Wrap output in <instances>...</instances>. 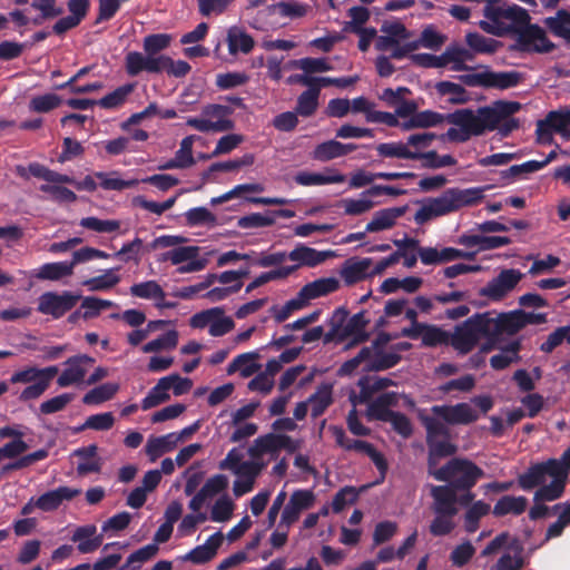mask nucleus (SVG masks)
I'll list each match as a JSON object with an SVG mask.
<instances>
[{
  "label": "nucleus",
  "mask_w": 570,
  "mask_h": 570,
  "mask_svg": "<svg viewBox=\"0 0 570 570\" xmlns=\"http://www.w3.org/2000/svg\"><path fill=\"white\" fill-rule=\"evenodd\" d=\"M130 294L139 298L159 301H163L166 296L164 289L156 281H147L134 284L130 287Z\"/></svg>",
  "instance_id": "4d7b16f0"
},
{
  "label": "nucleus",
  "mask_w": 570,
  "mask_h": 570,
  "mask_svg": "<svg viewBox=\"0 0 570 570\" xmlns=\"http://www.w3.org/2000/svg\"><path fill=\"white\" fill-rule=\"evenodd\" d=\"M161 56H150L139 51H130L125 57V69L127 75L135 77L142 71L149 73L160 72Z\"/></svg>",
  "instance_id": "5701e85b"
},
{
  "label": "nucleus",
  "mask_w": 570,
  "mask_h": 570,
  "mask_svg": "<svg viewBox=\"0 0 570 570\" xmlns=\"http://www.w3.org/2000/svg\"><path fill=\"white\" fill-rule=\"evenodd\" d=\"M230 114L229 107L212 104L203 108L199 117L187 118L186 125L200 132H223L234 128V122L228 118Z\"/></svg>",
  "instance_id": "f8f14e48"
},
{
  "label": "nucleus",
  "mask_w": 570,
  "mask_h": 570,
  "mask_svg": "<svg viewBox=\"0 0 570 570\" xmlns=\"http://www.w3.org/2000/svg\"><path fill=\"white\" fill-rule=\"evenodd\" d=\"M407 210V206L390 207L374 213L373 218L365 226V232L377 233L392 228L396 220Z\"/></svg>",
  "instance_id": "c85d7f7f"
},
{
  "label": "nucleus",
  "mask_w": 570,
  "mask_h": 570,
  "mask_svg": "<svg viewBox=\"0 0 570 570\" xmlns=\"http://www.w3.org/2000/svg\"><path fill=\"white\" fill-rule=\"evenodd\" d=\"M417 335L413 340L421 338L422 346L436 347L441 345H450V333L436 325L423 323L417 325Z\"/></svg>",
  "instance_id": "72a5a7b5"
},
{
  "label": "nucleus",
  "mask_w": 570,
  "mask_h": 570,
  "mask_svg": "<svg viewBox=\"0 0 570 570\" xmlns=\"http://www.w3.org/2000/svg\"><path fill=\"white\" fill-rule=\"evenodd\" d=\"M81 493L80 489L59 487L48 491L36 500L37 508L49 512L57 510L63 501H70Z\"/></svg>",
  "instance_id": "bb28decb"
},
{
  "label": "nucleus",
  "mask_w": 570,
  "mask_h": 570,
  "mask_svg": "<svg viewBox=\"0 0 570 570\" xmlns=\"http://www.w3.org/2000/svg\"><path fill=\"white\" fill-rule=\"evenodd\" d=\"M95 177H97L100 180V186L105 190H124L126 188H131L138 185V179H129L124 180L118 177L117 171L111 173H104V171H97L95 173Z\"/></svg>",
  "instance_id": "864d4df0"
},
{
  "label": "nucleus",
  "mask_w": 570,
  "mask_h": 570,
  "mask_svg": "<svg viewBox=\"0 0 570 570\" xmlns=\"http://www.w3.org/2000/svg\"><path fill=\"white\" fill-rule=\"evenodd\" d=\"M423 160L424 168H443L456 165V159L451 155L440 156L435 150L417 151L416 160Z\"/></svg>",
  "instance_id": "680f3d73"
},
{
  "label": "nucleus",
  "mask_w": 570,
  "mask_h": 570,
  "mask_svg": "<svg viewBox=\"0 0 570 570\" xmlns=\"http://www.w3.org/2000/svg\"><path fill=\"white\" fill-rule=\"evenodd\" d=\"M435 89L441 96L452 95L453 97L450 98L451 104H465L469 100L466 90L459 83L443 80L435 85Z\"/></svg>",
  "instance_id": "e2e57ef3"
},
{
  "label": "nucleus",
  "mask_w": 570,
  "mask_h": 570,
  "mask_svg": "<svg viewBox=\"0 0 570 570\" xmlns=\"http://www.w3.org/2000/svg\"><path fill=\"white\" fill-rule=\"evenodd\" d=\"M72 264L69 262H58L43 264L36 276L39 279L58 281L65 276L72 275Z\"/></svg>",
  "instance_id": "8fccbe9b"
},
{
  "label": "nucleus",
  "mask_w": 570,
  "mask_h": 570,
  "mask_svg": "<svg viewBox=\"0 0 570 570\" xmlns=\"http://www.w3.org/2000/svg\"><path fill=\"white\" fill-rule=\"evenodd\" d=\"M95 360L88 355H77L65 362V370L57 380L60 387L83 382V379Z\"/></svg>",
  "instance_id": "412c9836"
},
{
  "label": "nucleus",
  "mask_w": 570,
  "mask_h": 570,
  "mask_svg": "<svg viewBox=\"0 0 570 570\" xmlns=\"http://www.w3.org/2000/svg\"><path fill=\"white\" fill-rule=\"evenodd\" d=\"M455 114L456 110L446 115H442L433 110H423L419 112L416 111L407 121L403 124V129L409 130L413 128H430L435 127L444 121L454 126L453 128H458L451 118Z\"/></svg>",
  "instance_id": "cd10ccee"
},
{
  "label": "nucleus",
  "mask_w": 570,
  "mask_h": 570,
  "mask_svg": "<svg viewBox=\"0 0 570 570\" xmlns=\"http://www.w3.org/2000/svg\"><path fill=\"white\" fill-rule=\"evenodd\" d=\"M370 320L365 317V311H361L350 317L346 307L340 306L334 309L327 320L328 331L326 332L325 343L342 344L347 338H352L347 347L368 341L370 334L366 326Z\"/></svg>",
  "instance_id": "0eeeda50"
},
{
  "label": "nucleus",
  "mask_w": 570,
  "mask_h": 570,
  "mask_svg": "<svg viewBox=\"0 0 570 570\" xmlns=\"http://www.w3.org/2000/svg\"><path fill=\"white\" fill-rule=\"evenodd\" d=\"M118 383L108 382L101 384L86 393L85 396L82 397V402L88 405H97L104 403L106 401L111 400L118 392Z\"/></svg>",
  "instance_id": "09e8293b"
},
{
  "label": "nucleus",
  "mask_w": 570,
  "mask_h": 570,
  "mask_svg": "<svg viewBox=\"0 0 570 570\" xmlns=\"http://www.w3.org/2000/svg\"><path fill=\"white\" fill-rule=\"evenodd\" d=\"M340 282L335 277L318 278L302 287V296L317 298L337 291Z\"/></svg>",
  "instance_id": "37998d69"
},
{
  "label": "nucleus",
  "mask_w": 570,
  "mask_h": 570,
  "mask_svg": "<svg viewBox=\"0 0 570 570\" xmlns=\"http://www.w3.org/2000/svg\"><path fill=\"white\" fill-rule=\"evenodd\" d=\"M81 296L69 291L61 293L57 292H45L38 298L37 311L43 315H49L55 320L61 318L68 312H70Z\"/></svg>",
  "instance_id": "a211bd4d"
},
{
  "label": "nucleus",
  "mask_w": 570,
  "mask_h": 570,
  "mask_svg": "<svg viewBox=\"0 0 570 570\" xmlns=\"http://www.w3.org/2000/svg\"><path fill=\"white\" fill-rule=\"evenodd\" d=\"M258 358L257 352L239 354L228 364L226 372L228 375L239 372L243 377H249L261 368V365L256 363Z\"/></svg>",
  "instance_id": "c9c22d12"
},
{
  "label": "nucleus",
  "mask_w": 570,
  "mask_h": 570,
  "mask_svg": "<svg viewBox=\"0 0 570 570\" xmlns=\"http://www.w3.org/2000/svg\"><path fill=\"white\" fill-rule=\"evenodd\" d=\"M265 465L266 462L258 459L245 460L244 451L239 448H234L220 461L219 469L228 470L239 478L256 479Z\"/></svg>",
  "instance_id": "6ab92c4d"
},
{
  "label": "nucleus",
  "mask_w": 570,
  "mask_h": 570,
  "mask_svg": "<svg viewBox=\"0 0 570 570\" xmlns=\"http://www.w3.org/2000/svg\"><path fill=\"white\" fill-rule=\"evenodd\" d=\"M135 85L134 83H127L124 86L118 87L112 92L106 95L101 99L97 101V105H99L101 108L105 109H114L117 107H120L125 104L128 96L134 91Z\"/></svg>",
  "instance_id": "6e6d98bb"
},
{
  "label": "nucleus",
  "mask_w": 570,
  "mask_h": 570,
  "mask_svg": "<svg viewBox=\"0 0 570 570\" xmlns=\"http://www.w3.org/2000/svg\"><path fill=\"white\" fill-rule=\"evenodd\" d=\"M459 80L469 87H482L485 89L507 90L518 87L524 80V75L515 71H492L465 73L458 77Z\"/></svg>",
  "instance_id": "9b49d317"
},
{
  "label": "nucleus",
  "mask_w": 570,
  "mask_h": 570,
  "mask_svg": "<svg viewBox=\"0 0 570 570\" xmlns=\"http://www.w3.org/2000/svg\"><path fill=\"white\" fill-rule=\"evenodd\" d=\"M431 497L433 498L432 511L435 517L430 524V532L434 537H443L450 534L455 528L454 517L459 512L456 505H470L475 495L471 490L433 485Z\"/></svg>",
  "instance_id": "7ed1b4c3"
},
{
  "label": "nucleus",
  "mask_w": 570,
  "mask_h": 570,
  "mask_svg": "<svg viewBox=\"0 0 570 570\" xmlns=\"http://www.w3.org/2000/svg\"><path fill=\"white\" fill-rule=\"evenodd\" d=\"M522 278V273L518 269H503L499 275L492 278L484 287L479 291L481 296L488 297L493 302L504 298L515 288Z\"/></svg>",
  "instance_id": "aec40b11"
},
{
  "label": "nucleus",
  "mask_w": 570,
  "mask_h": 570,
  "mask_svg": "<svg viewBox=\"0 0 570 570\" xmlns=\"http://www.w3.org/2000/svg\"><path fill=\"white\" fill-rule=\"evenodd\" d=\"M489 327L491 340L501 334L514 335L524 328L519 309L500 313L497 317L489 313Z\"/></svg>",
  "instance_id": "b1692460"
},
{
  "label": "nucleus",
  "mask_w": 570,
  "mask_h": 570,
  "mask_svg": "<svg viewBox=\"0 0 570 570\" xmlns=\"http://www.w3.org/2000/svg\"><path fill=\"white\" fill-rule=\"evenodd\" d=\"M58 372L59 370L56 365L43 368L29 366L14 372L10 377V382L13 384H29L19 395L20 401L28 402L39 399L49 389L51 381Z\"/></svg>",
  "instance_id": "9d476101"
},
{
  "label": "nucleus",
  "mask_w": 570,
  "mask_h": 570,
  "mask_svg": "<svg viewBox=\"0 0 570 570\" xmlns=\"http://www.w3.org/2000/svg\"><path fill=\"white\" fill-rule=\"evenodd\" d=\"M522 350V342L520 338L511 341L509 344L501 347V353L491 356L490 365L495 371H502L510 366L512 363H518L521 360L520 351Z\"/></svg>",
  "instance_id": "f704fd0d"
},
{
  "label": "nucleus",
  "mask_w": 570,
  "mask_h": 570,
  "mask_svg": "<svg viewBox=\"0 0 570 570\" xmlns=\"http://www.w3.org/2000/svg\"><path fill=\"white\" fill-rule=\"evenodd\" d=\"M446 37L439 32L433 24L426 26L417 40H413V43L417 45V49L423 47L432 50H439L444 42Z\"/></svg>",
  "instance_id": "13d9d810"
},
{
  "label": "nucleus",
  "mask_w": 570,
  "mask_h": 570,
  "mask_svg": "<svg viewBox=\"0 0 570 570\" xmlns=\"http://www.w3.org/2000/svg\"><path fill=\"white\" fill-rule=\"evenodd\" d=\"M97 445L91 444L75 451V455L80 458L77 466V472L85 475L91 472H99L101 469V461L97 458Z\"/></svg>",
  "instance_id": "ea45409f"
},
{
  "label": "nucleus",
  "mask_w": 570,
  "mask_h": 570,
  "mask_svg": "<svg viewBox=\"0 0 570 570\" xmlns=\"http://www.w3.org/2000/svg\"><path fill=\"white\" fill-rule=\"evenodd\" d=\"M199 253L198 246H178L161 254L159 261L177 265V272L180 274L196 273L203 271L208 264V258L202 257Z\"/></svg>",
  "instance_id": "dca6fc26"
},
{
  "label": "nucleus",
  "mask_w": 570,
  "mask_h": 570,
  "mask_svg": "<svg viewBox=\"0 0 570 570\" xmlns=\"http://www.w3.org/2000/svg\"><path fill=\"white\" fill-rule=\"evenodd\" d=\"M224 537L222 532H216L208 538V540L189 551L184 560L191 561L194 563H204L213 559L223 543Z\"/></svg>",
  "instance_id": "473e14b6"
},
{
  "label": "nucleus",
  "mask_w": 570,
  "mask_h": 570,
  "mask_svg": "<svg viewBox=\"0 0 570 570\" xmlns=\"http://www.w3.org/2000/svg\"><path fill=\"white\" fill-rule=\"evenodd\" d=\"M518 487L523 491L538 488L533 502H552L563 497L566 485L552 459L531 464L517 478Z\"/></svg>",
  "instance_id": "39448f33"
},
{
  "label": "nucleus",
  "mask_w": 570,
  "mask_h": 570,
  "mask_svg": "<svg viewBox=\"0 0 570 570\" xmlns=\"http://www.w3.org/2000/svg\"><path fill=\"white\" fill-rule=\"evenodd\" d=\"M71 540L78 542L77 549L80 553H91L96 551L102 543V535L97 534V527L94 524H87L78 527Z\"/></svg>",
  "instance_id": "c756f323"
},
{
  "label": "nucleus",
  "mask_w": 570,
  "mask_h": 570,
  "mask_svg": "<svg viewBox=\"0 0 570 570\" xmlns=\"http://www.w3.org/2000/svg\"><path fill=\"white\" fill-rule=\"evenodd\" d=\"M226 41L229 53L234 56L238 52L244 55L249 53L255 45L252 36L238 27H232L228 29Z\"/></svg>",
  "instance_id": "e433bc0d"
},
{
  "label": "nucleus",
  "mask_w": 570,
  "mask_h": 570,
  "mask_svg": "<svg viewBox=\"0 0 570 570\" xmlns=\"http://www.w3.org/2000/svg\"><path fill=\"white\" fill-rule=\"evenodd\" d=\"M342 142L337 140H327L318 144L313 150V158L318 161H330L335 158H340Z\"/></svg>",
  "instance_id": "69168bd1"
},
{
  "label": "nucleus",
  "mask_w": 570,
  "mask_h": 570,
  "mask_svg": "<svg viewBox=\"0 0 570 570\" xmlns=\"http://www.w3.org/2000/svg\"><path fill=\"white\" fill-rule=\"evenodd\" d=\"M185 218L189 226H213L216 224V216L205 207H195L187 210Z\"/></svg>",
  "instance_id": "774afa93"
},
{
  "label": "nucleus",
  "mask_w": 570,
  "mask_h": 570,
  "mask_svg": "<svg viewBox=\"0 0 570 570\" xmlns=\"http://www.w3.org/2000/svg\"><path fill=\"white\" fill-rule=\"evenodd\" d=\"M371 265L372 258L368 257L350 258L344 263L341 275L347 285H353L372 275L368 273Z\"/></svg>",
  "instance_id": "2f4dec72"
},
{
  "label": "nucleus",
  "mask_w": 570,
  "mask_h": 570,
  "mask_svg": "<svg viewBox=\"0 0 570 570\" xmlns=\"http://www.w3.org/2000/svg\"><path fill=\"white\" fill-rule=\"evenodd\" d=\"M554 132L564 140H570V109L551 110L543 119L538 120L535 134L540 144H551Z\"/></svg>",
  "instance_id": "2eb2a0df"
},
{
  "label": "nucleus",
  "mask_w": 570,
  "mask_h": 570,
  "mask_svg": "<svg viewBox=\"0 0 570 570\" xmlns=\"http://www.w3.org/2000/svg\"><path fill=\"white\" fill-rule=\"evenodd\" d=\"M274 432L257 438L248 449V454L253 459L264 461L275 460L285 449V419L281 417L273 424Z\"/></svg>",
  "instance_id": "4468645a"
},
{
  "label": "nucleus",
  "mask_w": 570,
  "mask_h": 570,
  "mask_svg": "<svg viewBox=\"0 0 570 570\" xmlns=\"http://www.w3.org/2000/svg\"><path fill=\"white\" fill-rule=\"evenodd\" d=\"M178 344V332L175 330L168 331L161 336L142 345L144 353H158L161 351L174 350Z\"/></svg>",
  "instance_id": "603ef678"
},
{
  "label": "nucleus",
  "mask_w": 570,
  "mask_h": 570,
  "mask_svg": "<svg viewBox=\"0 0 570 570\" xmlns=\"http://www.w3.org/2000/svg\"><path fill=\"white\" fill-rule=\"evenodd\" d=\"M318 88H307L297 98V105L295 107L296 114L302 117H311L315 114L318 107Z\"/></svg>",
  "instance_id": "de8ad7c7"
},
{
  "label": "nucleus",
  "mask_w": 570,
  "mask_h": 570,
  "mask_svg": "<svg viewBox=\"0 0 570 570\" xmlns=\"http://www.w3.org/2000/svg\"><path fill=\"white\" fill-rule=\"evenodd\" d=\"M189 325L194 328L208 327V333L214 337L224 336L235 327L233 318L225 315L223 307H212L194 314Z\"/></svg>",
  "instance_id": "f3484780"
},
{
  "label": "nucleus",
  "mask_w": 570,
  "mask_h": 570,
  "mask_svg": "<svg viewBox=\"0 0 570 570\" xmlns=\"http://www.w3.org/2000/svg\"><path fill=\"white\" fill-rule=\"evenodd\" d=\"M120 282V277L115 274V269H107L102 275L96 276L82 282V285L91 292L107 291Z\"/></svg>",
  "instance_id": "bf43d9fd"
},
{
  "label": "nucleus",
  "mask_w": 570,
  "mask_h": 570,
  "mask_svg": "<svg viewBox=\"0 0 570 570\" xmlns=\"http://www.w3.org/2000/svg\"><path fill=\"white\" fill-rule=\"evenodd\" d=\"M544 23L554 36L563 38L568 43H570V12L568 10H558L557 14L554 17L547 18Z\"/></svg>",
  "instance_id": "49530a36"
},
{
  "label": "nucleus",
  "mask_w": 570,
  "mask_h": 570,
  "mask_svg": "<svg viewBox=\"0 0 570 570\" xmlns=\"http://www.w3.org/2000/svg\"><path fill=\"white\" fill-rule=\"evenodd\" d=\"M48 455H49V452L46 449H40L33 453L23 455L14 462L4 464L1 468L0 478L4 474L9 473L10 471L20 470V469L30 466L38 461L45 460Z\"/></svg>",
  "instance_id": "0e129e2a"
},
{
  "label": "nucleus",
  "mask_w": 570,
  "mask_h": 570,
  "mask_svg": "<svg viewBox=\"0 0 570 570\" xmlns=\"http://www.w3.org/2000/svg\"><path fill=\"white\" fill-rule=\"evenodd\" d=\"M421 424L425 429V443L428 446L429 472L438 481L450 482L448 487L458 490H471L484 471L474 462L453 458L446 464L432 471L440 460L454 455L458 445L449 425L471 424L479 419L478 413L468 403L454 405H433L431 414H419Z\"/></svg>",
  "instance_id": "f257e3e1"
},
{
  "label": "nucleus",
  "mask_w": 570,
  "mask_h": 570,
  "mask_svg": "<svg viewBox=\"0 0 570 570\" xmlns=\"http://www.w3.org/2000/svg\"><path fill=\"white\" fill-rule=\"evenodd\" d=\"M520 109V102L503 100L494 102L492 107H480L476 112L470 108L456 109V114L451 118L458 128H449L441 138L452 142H465L487 130H495L501 121L511 118Z\"/></svg>",
  "instance_id": "f03ea898"
},
{
  "label": "nucleus",
  "mask_w": 570,
  "mask_h": 570,
  "mask_svg": "<svg viewBox=\"0 0 570 570\" xmlns=\"http://www.w3.org/2000/svg\"><path fill=\"white\" fill-rule=\"evenodd\" d=\"M527 505L528 499L525 497L503 495L494 504L492 513L495 517H504L510 513L520 515L525 511Z\"/></svg>",
  "instance_id": "58836bf2"
},
{
  "label": "nucleus",
  "mask_w": 570,
  "mask_h": 570,
  "mask_svg": "<svg viewBox=\"0 0 570 570\" xmlns=\"http://www.w3.org/2000/svg\"><path fill=\"white\" fill-rule=\"evenodd\" d=\"M171 37L166 33L149 35L144 38L142 48L150 56H160L159 53L170 45Z\"/></svg>",
  "instance_id": "338daca9"
},
{
  "label": "nucleus",
  "mask_w": 570,
  "mask_h": 570,
  "mask_svg": "<svg viewBox=\"0 0 570 570\" xmlns=\"http://www.w3.org/2000/svg\"><path fill=\"white\" fill-rule=\"evenodd\" d=\"M177 446L176 433H168L158 438H150L146 444V453L151 461L158 459L161 454L174 450Z\"/></svg>",
  "instance_id": "c03bdc74"
},
{
  "label": "nucleus",
  "mask_w": 570,
  "mask_h": 570,
  "mask_svg": "<svg viewBox=\"0 0 570 570\" xmlns=\"http://www.w3.org/2000/svg\"><path fill=\"white\" fill-rule=\"evenodd\" d=\"M481 337L491 340L489 312L476 313L455 326L454 333L450 334V345L460 354H468L476 346Z\"/></svg>",
  "instance_id": "1a4fd4ad"
},
{
  "label": "nucleus",
  "mask_w": 570,
  "mask_h": 570,
  "mask_svg": "<svg viewBox=\"0 0 570 570\" xmlns=\"http://www.w3.org/2000/svg\"><path fill=\"white\" fill-rule=\"evenodd\" d=\"M287 67L303 70L305 73L325 72L332 69V66L325 58H302L292 60Z\"/></svg>",
  "instance_id": "052dcab7"
},
{
  "label": "nucleus",
  "mask_w": 570,
  "mask_h": 570,
  "mask_svg": "<svg viewBox=\"0 0 570 570\" xmlns=\"http://www.w3.org/2000/svg\"><path fill=\"white\" fill-rule=\"evenodd\" d=\"M334 256L335 253L333 250H317L305 245L297 246L287 254V259L296 263L293 266H287V275L301 266L315 267Z\"/></svg>",
  "instance_id": "4be33fe9"
},
{
  "label": "nucleus",
  "mask_w": 570,
  "mask_h": 570,
  "mask_svg": "<svg viewBox=\"0 0 570 570\" xmlns=\"http://www.w3.org/2000/svg\"><path fill=\"white\" fill-rule=\"evenodd\" d=\"M399 405V393L384 392L372 401L365 412L367 421L389 422L392 429L402 438L407 439L413 433V426L410 419L401 412L393 411L392 407Z\"/></svg>",
  "instance_id": "6e6552de"
},
{
  "label": "nucleus",
  "mask_w": 570,
  "mask_h": 570,
  "mask_svg": "<svg viewBox=\"0 0 570 570\" xmlns=\"http://www.w3.org/2000/svg\"><path fill=\"white\" fill-rule=\"evenodd\" d=\"M283 18H285V2H279L257 11L250 26L258 30H274L282 27Z\"/></svg>",
  "instance_id": "a878e982"
},
{
  "label": "nucleus",
  "mask_w": 570,
  "mask_h": 570,
  "mask_svg": "<svg viewBox=\"0 0 570 570\" xmlns=\"http://www.w3.org/2000/svg\"><path fill=\"white\" fill-rule=\"evenodd\" d=\"M376 151L381 157L412 159L416 160L417 151L407 148V144L402 141L382 142L376 146Z\"/></svg>",
  "instance_id": "a18cd8bd"
},
{
  "label": "nucleus",
  "mask_w": 570,
  "mask_h": 570,
  "mask_svg": "<svg viewBox=\"0 0 570 570\" xmlns=\"http://www.w3.org/2000/svg\"><path fill=\"white\" fill-rule=\"evenodd\" d=\"M402 360V356L392 351H375L374 354H371L368 362L365 363L364 371L366 372H380L392 368L396 366Z\"/></svg>",
  "instance_id": "79ce46f5"
},
{
  "label": "nucleus",
  "mask_w": 570,
  "mask_h": 570,
  "mask_svg": "<svg viewBox=\"0 0 570 570\" xmlns=\"http://www.w3.org/2000/svg\"><path fill=\"white\" fill-rule=\"evenodd\" d=\"M483 16L479 27L487 33L497 37L512 35L521 26L527 24L531 17L527 9L507 0H484Z\"/></svg>",
  "instance_id": "423d86ee"
},
{
  "label": "nucleus",
  "mask_w": 570,
  "mask_h": 570,
  "mask_svg": "<svg viewBox=\"0 0 570 570\" xmlns=\"http://www.w3.org/2000/svg\"><path fill=\"white\" fill-rule=\"evenodd\" d=\"M168 379L161 377L141 401V409L149 410L169 400Z\"/></svg>",
  "instance_id": "3c124183"
},
{
  "label": "nucleus",
  "mask_w": 570,
  "mask_h": 570,
  "mask_svg": "<svg viewBox=\"0 0 570 570\" xmlns=\"http://www.w3.org/2000/svg\"><path fill=\"white\" fill-rule=\"evenodd\" d=\"M315 503V494L312 490H296L292 493L287 503V527L296 522L301 513L311 509Z\"/></svg>",
  "instance_id": "7c9ffc66"
},
{
  "label": "nucleus",
  "mask_w": 570,
  "mask_h": 570,
  "mask_svg": "<svg viewBox=\"0 0 570 570\" xmlns=\"http://www.w3.org/2000/svg\"><path fill=\"white\" fill-rule=\"evenodd\" d=\"M235 503L227 494L220 495L210 509V520L214 522H227L233 517Z\"/></svg>",
  "instance_id": "5fc2aeb1"
},
{
  "label": "nucleus",
  "mask_w": 570,
  "mask_h": 570,
  "mask_svg": "<svg viewBox=\"0 0 570 570\" xmlns=\"http://www.w3.org/2000/svg\"><path fill=\"white\" fill-rule=\"evenodd\" d=\"M295 181L303 186L341 184L345 181V176L336 170H331L330 174L301 171L295 176Z\"/></svg>",
  "instance_id": "4c0bfd02"
},
{
  "label": "nucleus",
  "mask_w": 570,
  "mask_h": 570,
  "mask_svg": "<svg viewBox=\"0 0 570 570\" xmlns=\"http://www.w3.org/2000/svg\"><path fill=\"white\" fill-rule=\"evenodd\" d=\"M465 42L471 51L481 55H493L502 46V42L499 40L485 37L479 32H468Z\"/></svg>",
  "instance_id": "a19ab883"
},
{
  "label": "nucleus",
  "mask_w": 570,
  "mask_h": 570,
  "mask_svg": "<svg viewBox=\"0 0 570 570\" xmlns=\"http://www.w3.org/2000/svg\"><path fill=\"white\" fill-rule=\"evenodd\" d=\"M512 35H515V42L511 50L518 52L549 53L556 49V45L547 37L546 31L539 24L530 21L521 26Z\"/></svg>",
  "instance_id": "ddd939ff"
},
{
  "label": "nucleus",
  "mask_w": 570,
  "mask_h": 570,
  "mask_svg": "<svg viewBox=\"0 0 570 570\" xmlns=\"http://www.w3.org/2000/svg\"><path fill=\"white\" fill-rule=\"evenodd\" d=\"M488 188V186L463 189L459 187L448 188L440 196L429 198L416 210L414 222L417 225H424L433 218L458 212L463 207L474 206L482 202Z\"/></svg>",
  "instance_id": "20e7f679"
},
{
  "label": "nucleus",
  "mask_w": 570,
  "mask_h": 570,
  "mask_svg": "<svg viewBox=\"0 0 570 570\" xmlns=\"http://www.w3.org/2000/svg\"><path fill=\"white\" fill-rule=\"evenodd\" d=\"M284 364L285 351L282 352L277 358L268 361L265 371L249 381L248 389L250 391H258L264 394H268L274 387L275 375L282 370Z\"/></svg>",
  "instance_id": "393cba45"
}]
</instances>
